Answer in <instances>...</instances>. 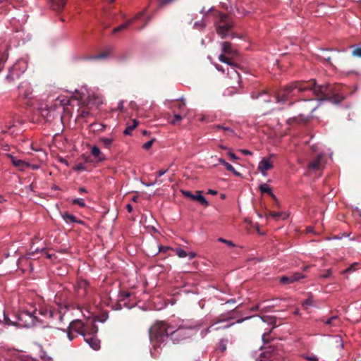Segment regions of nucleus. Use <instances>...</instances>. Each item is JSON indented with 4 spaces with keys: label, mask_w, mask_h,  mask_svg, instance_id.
Instances as JSON below:
<instances>
[{
    "label": "nucleus",
    "mask_w": 361,
    "mask_h": 361,
    "mask_svg": "<svg viewBox=\"0 0 361 361\" xmlns=\"http://www.w3.org/2000/svg\"><path fill=\"white\" fill-rule=\"evenodd\" d=\"M197 333L202 338L210 333V327L205 326L202 319L190 321L175 319L170 322H157L149 329V338L152 345L151 354L156 357L168 339L173 343H179Z\"/></svg>",
    "instance_id": "f257e3e1"
},
{
    "label": "nucleus",
    "mask_w": 361,
    "mask_h": 361,
    "mask_svg": "<svg viewBox=\"0 0 361 361\" xmlns=\"http://www.w3.org/2000/svg\"><path fill=\"white\" fill-rule=\"evenodd\" d=\"M327 90L326 85H318L315 80L310 81H295L285 86L276 96V102L284 104L300 93L305 91H312L314 95L326 94Z\"/></svg>",
    "instance_id": "f03ea898"
},
{
    "label": "nucleus",
    "mask_w": 361,
    "mask_h": 361,
    "mask_svg": "<svg viewBox=\"0 0 361 361\" xmlns=\"http://www.w3.org/2000/svg\"><path fill=\"white\" fill-rule=\"evenodd\" d=\"M209 15L212 17L216 33L221 38L225 39L228 36L235 37V35L231 32L235 25L232 16L216 10L212 11Z\"/></svg>",
    "instance_id": "7ed1b4c3"
},
{
    "label": "nucleus",
    "mask_w": 361,
    "mask_h": 361,
    "mask_svg": "<svg viewBox=\"0 0 361 361\" xmlns=\"http://www.w3.org/2000/svg\"><path fill=\"white\" fill-rule=\"evenodd\" d=\"M12 320L4 312V320L7 325H14L22 328H29L39 323V315L38 310L32 311L22 310L18 311Z\"/></svg>",
    "instance_id": "20e7f679"
},
{
    "label": "nucleus",
    "mask_w": 361,
    "mask_h": 361,
    "mask_svg": "<svg viewBox=\"0 0 361 361\" xmlns=\"http://www.w3.org/2000/svg\"><path fill=\"white\" fill-rule=\"evenodd\" d=\"M67 310L42 306L38 310L39 323L46 326H56L57 329L63 323Z\"/></svg>",
    "instance_id": "39448f33"
},
{
    "label": "nucleus",
    "mask_w": 361,
    "mask_h": 361,
    "mask_svg": "<svg viewBox=\"0 0 361 361\" xmlns=\"http://www.w3.org/2000/svg\"><path fill=\"white\" fill-rule=\"evenodd\" d=\"M237 312L233 310L231 312L223 313L212 319L211 324L209 325L205 323L204 324L207 327H210V332L212 330L219 331L221 329H226L234 325L235 324L242 323L243 322L248 319L250 317H246L242 319H237Z\"/></svg>",
    "instance_id": "423d86ee"
},
{
    "label": "nucleus",
    "mask_w": 361,
    "mask_h": 361,
    "mask_svg": "<svg viewBox=\"0 0 361 361\" xmlns=\"http://www.w3.org/2000/svg\"><path fill=\"white\" fill-rule=\"evenodd\" d=\"M327 86L326 94H320L315 95L316 97H321L318 99H303L300 102V107L304 111H310L313 113L324 101H330L333 103H339L344 99V97L341 94H335L334 97L330 96V88Z\"/></svg>",
    "instance_id": "0eeeda50"
},
{
    "label": "nucleus",
    "mask_w": 361,
    "mask_h": 361,
    "mask_svg": "<svg viewBox=\"0 0 361 361\" xmlns=\"http://www.w3.org/2000/svg\"><path fill=\"white\" fill-rule=\"evenodd\" d=\"M59 330L66 332L69 341H72L79 335L83 336L90 329L85 326V324L80 319H75L70 322L67 329L59 327Z\"/></svg>",
    "instance_id": "6e6552de"
},
{
    "label": "nucleus",
    "mask_w": 361,
    "mask_h": 361,
    "mask_svg": "<svg viewBox=\"0 0 361 361\" xmlns=\"http://www.w3.org/2000/svg\"><path fill=\"white\" fill-rule=\"evenodd\" d=\"M23 121L19 117L8 118L1 127V132L11 135H17L23 130Z\"/></svg>",
    "instance_id": "1a4fd4ad"
},
{
    "label": "nucleus",
    "mask_w": 361,
    "mask_h": 361,
    "mask_svg": "<svg viewBox=\"0 0 361 361\" xmlns=\"http://www.w3.org/2000/svg\"><path fill=\"white\" fill-rule=\"evenodd\" d=\"M77 94L75 98L82 102H92L99 105L102 103V97L100 94L89 90L87 87H82L80 92L75 90Z\"/></svg>",
    "instance_id": "9d476101"
},
{
    "label": "nucleus",
    "mask_w": 361,
    "mask_h": 361,
    "mask_svg": "<svg viewBox=\"0 0 361 361\" xmlns=\"http://www.w3.org/2000/svg\"><path fill=\"white\" fill-rule=\"evenodd\" d=\"M27 64L25 60H18L12 67L9 68L8 73L6 77V80L8 82H12L16 79L20 78V76L25 73L27 70Z\"/></svg>",
    "instance_id": "9b49d317"
},
{
    "label": "nucleus",
    "mask_w": 361,
    "mask_h": 361,
    "mask_svg": "<svg viewBox=\"0 0 361 361\" xmlns=\"http://www.w3.org/2000/svg\"><path fill=\"white\" fill-rule=\"evenodd\" d=\"M97 326L92 324L87 332L83 334L85 341L94 350L100 348V341L97 336Z\"/></svg>",
    "instance_id": "f8f14e48"
},
{
    "label": "nucleus",
    "mask_w": 361,
    "mask_h": 361,
    "mask_svg": "<svg viewBox=\"0 0 361 361\" xmlns=\"http://www.w3.org/2000/svg\"><path fill=\"white\" fill-rule=\"evenodd\" d=\"M73 288L75 296L78 299H84L89 292V282L85 279H78L75 283Z\"/></svg>",
    "instance_id": "ddd939ff"
},
{
    "label": "nucleus",
    "mask_w": 361,
    "mask_h": 361,
    "mask_svg": "<svg viewBox=\"0 0 361 361\" xmlns=\"http://www.w3.org/2000/svg\"><path fill=\"white\" fill-rule=\"evenodd\" d=\"M39 112L42 117L47 122H51L55 118L62 119L61 113L57 111L56 105L50 107L48 106L44 108L41 107Z\"/></svg>",
    "instance_id": "4468645a"
},
{
    "label": "nucleus",
    "mask_w": 361,
    "mask_h": 361,
    "mask_svg": "<svg viewBox=\"0 0 361 361\" xmlns=\"http://www.w3.org/2000/svg\"><path fill=\"white\" fill-rule=\"evenodd\" d=\"M168 106L173 112L185 114L186 110L185 102L183 98L169 102Z\"/></svg>",
    "instance_id": "2eb2a0df"
},
{
    "label": "nucleus",
    "mask_w": 361,
    "mask_h": 361,
    "mask_svg": "<svg viewBox=\"0 0 361 361\" xmlns=\"http://www.w3.org/2000/svg\"><path fill=\"white\" fill-rule=\"evenodd\" d=\"M145 13H146V10L145 9L142 11L136 14L135 17L128 20L125 23L114 28L113 33H114V34L117 33V32L127 28L131 23L136 22V21L141 20L142 19V18L145 16Z\"/></svg>",
    "instance_id": "dca6fc26"
},
{
    "label": "nucleus",
    "mask_w": 361,
    "mask_h": 361,
    "mask_svg": "<svg viewBox=\"0 0 361 361\" xmlns=\"http://www.w3.org/2000/svg\"><path fill=\"white\" fill-rule=\"evenodd\" d=\"M19 97L23 99H30L32 94V89L29 82H23L18 86Z\"/></svg>",
    "instance_id": "f3484780"
},
{
    "label": "nucleus",
    "mask_w": 361,
    "mask_h": 361,
    "mask_svg": "<svg viewBox=\"0 0 361 361\" xmlns=\"http://www.w3.org/2000/svg\"><path fill=\"white\" fill-rule=\"evenodd\" d=\"M273 168V164L270 161L269 159L263 158L258 164L257 169L262 176H266L267 175V171Z\"/></svg>",
    "instance_id": "a211bd4d"
},
{
    "label": "nucleus",
    "mask_w": 361,
    "mask_h": 361,
    "mask_svg": "<svg viewBox=\"0 0 361 361\" xmlns=\"http://www.w3.org/2000/svg\"><path fill=\"white\" fill-rule=\"evenodd\" d=\"M6 157H8L12 163V164L18 167L20 170L23 171L25 167L30 166V164L26 163L25 161L22 159H18L11 154H6Z\"/></svg>",
    "instance_id": "6ab92c4d"
},
{
    "label": "nucleus",
    "mask_w": 361,
    "mask_h": 361,
    "mask_svg": "<svg viewBox=\"0 0 361 361\" xmlns=\"http://www.w3.org/2000/svg\"><path fill=\"white\" fill-rule=\"evenodd\" d=\"M61 216L66 224L76 223L80 225H85L84 221L78 219L75 215L68 212L62 213Z\"/></svg>",
    "instance_id": "aec40b11"
},
{
    "label": "nucleus",
    "mask_w": 361,
    "mask_h": 361,
    "mask_svg": "<svg viewBox=\"0 0 361 361\" xmlns=\"http://www.w3.org/2000/svg\"><path fill=\"white\" fill-rule=\"evenodd\" d=\"M50 6L55 11H61L66 6L67 0H49Z\"/></svg>",
    "instance_id": "412c9836"
},
{
    "label": "nucleus",
    "mask_w": 361,
    "mask_h": 361,
    "mask_svg": "<svg viewBox=\"0 0 361 361\" xmlns=\"http://www.w3.org/2000/svg\"><path fill=\"white\" fill-rule=\"evenodd\" d=\"M251 98L253 99H261L263 102L267 103L271 102V96L266 91L261 92H252Z\"/></svg>",
    "instance_id": "4be33fe9"
},
{
    "label": "nucleus",
    "mask_w": 361,
    "mask_h": 361,
    "mask_svg": "<svg viewBox=\"0 0 361 361\" xmlns=\"http://www.w3.org/2000/svg\"><path fill=\"white\" fill-rule=\"evenodd\" d=\"M91 154L97 159L98 162H102L106 159L100 149L95 145L91 148Z\"/></svg>",
    "instance_id": "5701e85b"
},
{
    "label": "nucleus",
    "mask_w": 361,
    "mask_h": 361,
    "mask_svg": "<svg viewBox=\"0 0 361 361\" xmlns=\"http://www.w3.org/2000/svg\"><path fill=\"white\" fill-rule=\"evenodd\" d=\"M322 154L317 155V157L314 160H312V161L310 162V164H308V169H312L313 171H317V170L320 169V168L322 167Z\"/></svg>",
    "instance_id": "b1692460"
},
{
    "label": "nucleus",
    "mask_w": 361,
    "mask_h": 361,
    "mask_svg": "<svg viewBox=\"0 0 361 361\" xmlns=\"http://www.w3.org/2000/svg\"><path fill=\"white\" fill-rule=\"evenodd\" d=\"M309 119H310V116H306L302 114H300L298 116H294V117L288 118V124H292L293 123H305L309 121Z\"/></svg>",
    "instance_id": "393cba45"
},
{
    "label": "nucleus",
    "mask_w": 361,
    "mask_h": 361,
    "mask_svg": "<svg viewBox=\"0 0 361 361\" xmlns=\"http://www.w3.org/2000/svg\"><path fill=\"white\" fill-rule=\"evenodd\" d=\"M192 200L199 202L200 204L205 207L208 206L209 204L208 201L202 195V191H197L196 194L192 195Z\"/></svg>",
    "instance_id": "a878e982"
},
{
    "label": "nucleus",
    "mask_w": 361,
    "mask_h": 361,
    "mask_svg": "<svg viewBox=\"0 0 361 361\" xmlns=\"http://www.w3.org/2000/svg\"><path fill=\"white\" fill-rule=\"evenodd\" d=\"M138 126V121L136 119H133L130 123H128L127 127L123 131V134L126 135H131L132 131Z\"/></svg>",
    "instance_id": "bb28decb"
},
{
    "label": "nucleus",
    "mask_w": 361,
    "mask_h": 361,
    "mask_svg": "<svg viewBox=\"0 0 361 361\" xmlns=\"http://www.w3.org/2000/svg\"><path fill=\"white\" fill-rule=\"evenodd\" d=\"M259 189L262 194H269L272 198L276 199V195L273 193L271 187L268 184L262 183L259 185Z\"/></svg>",
    "instance_id": "cd10ccee"
},
{
    "label": "nucleus",
    "mask_w": 361,
    "mask_h": 361,
    "mask_svg": "<svg viewBox=\"0 0 361 361\" xmlns=\"http://www.w3.org/2000/svg\"><path fill=\"white\" fill-rule=\"evenodd\" d=\"M99 142L102 144L104 147L106 149H111L113 142L114 141V138L113 137H101L99 139Z\"/></svg>",
    "instance_id": "c85d7f7f"
},
{
    "label": "nucleus",
    "mask_w": 361,
    "mask_h": 361,
    "mask_svg": "<svg viewBox=\"0 0 361 361\" xmlns=\"http://www.w3.org/2000/svg\"><path fill=\"white\" fill-rule=\"evenodd\" d=\"M228 343V338H221V339H220L219 343H217L216 350L217 351L221 352V353L225 352L226 348H227Z\"/></svg>",
    "instance_id": "c756f323"
},
{
    "label": "nucleus",
    "mask_w": 361,
    "mask_h": 361,
    "mask_svg": "<svg viewBox=\"0 0 361 361\" xmlns=\"http://www.w3.org/2000/svg\"><path fill=\"white\" fill-rule=\"evenodd\" d=\"M222 53L226 54H233V50L231 47V44L228 42H224L221 43Z\"/></svg>",
    "instance_id": "7c9ffc66"
},
{
    "label": "nucleus",
    "mask_w": 361,
    "mask_h": 361,
    "mask_svg": "<svg viewBox=\"0 0 361 361\" xmlns=\"http://www.w3.org/2000/svg\"><path fill=\"white\" fill-rule=\"evenodd\" d=\"M269 216L275 220L285 219L288 217V215L285 212H269Z\"/></svg>",
    "instance_id": "2f4dec72"
},
{
    "label": "nucleus",
    "mask_w": 361,
    "mask_h": 361,
    "mask_svg": "<svg viewBox=\"0 0 361 361\" xmlns=\"http://www.w3.org/2000/svg\"><path fill=\"white\" fill-rule=\"evenodd\" d=\"M338 322H339V320H338V316H332L330 318H329L328 319L324 321V323L326 325H329V326H338Z\"/></svg>",
    "instance_id": "473e14b6"
},
{
    "label": "nucleus",
    "mask_w": 361,
    "mask_h": 361,
    "mask_svg": "<svg viewBox=\"0 0 361 361\" xmlns=\"http://www.w3.org/2000/svg\"><path fill=\"white\" fill-rule=\"evenodd\" d=\"M213 130L214 131H217L219 130H224V131L226 132H228V133H230L231 134H235V132L234 130L229 128V127H227V126H222V125H215L213 126Z\"/></svg>",
    "instance_id": "72a5a7b5"
},
{
    "label": "nucleus",
    "mask_w": 361,
    "mask_h": 361,
    "mask_svg": "<svg viewBox=\"0 0 361 361\" xmlns=\"http://www.w3.org/2000/svg\"><path fill=\"white\" fill-rule=\"evenodd\" d=\"M219 60L222 62V63H226L231 66H235V64L234 63L231 62L230 61L229 59H228L226 56H225V54L222 53L219 55Z\"/></svg>",
    "instance_id": "f704fd0d"
},
{
    "label": "nucleus",
    "mask_w": 361,
    "mask_h": 361,
    "mask_svg": "<svg viewBox=\"0 0 361 361\" xmlns=\"http://www.w3.org/2000/svg\"><path fill=\"white\" fill-rule=\"evenodd\" d=\"M226 169L228 171H231V173H233L235 176H240V173L239 172H238L235 169L234 167L230 164L229 163L226 162V164H225L224 165Z\"/></svg>",
    "instance_id": "c9c22d12"
},
{
    "label": "nucleus",
    "mask_w": 361,
    "mask_h": 361,
    "mask_svg": "<svg viewBox=\"0 0 361 361\" xmlns=\"http://www.w3.org/2000/svg\"><path fill=\"white\" fill-rule=\"evenodd\" d=\"M173 250L175 251L176 254L180 258H184L188 256V253L182 248H176V249H173Z\"/></svg>",
    "instance_id": "e433bc0d"
},
{
    "label": "nucleus",
    "mask_w": 361,
    "mask_h": 361,
    "mask_svg": "<svg viewBox=\"0 0 361 361\" xmlns=\"http://www.w3.org/2000/svg\"><path fill=\"white\" fill-rule=\"evenodd\" d=\"M280 282L283 284H290L293 283V281L290 276H283L280 278Z\"/></svg>",
    "instance_id": "4c0bfd02"
},
{
    "label": "nucleus",
    "mask_w": 361,
    "mask_h": 361,
    "mask_svg": "<svg viewBox=\"0 0 361 361\" xmlns=\"http://www.w3.org/2000/svg\"><path fill=\"white\" fill-rule=\"evenodd\" d=\"M73 204L79 205L80 207H85L86 206L85 200L82 198H75L72 200Z\"/></svg>",
    "instance_id": "58836bf2"
},
{
    "label": "nucleus",
    "mask_w": 361,
    "mask_h": 361,
    "mask_svg": "<svg viewBox=\"0 0 361 361\" xmlns=\"http://www.w3.org/2000/svg\"><path fill=\"white\" fill-rule=\"evenodd\" d=\"M174 114V118L171 121V123L175 125L177 122L180 121L183 116L181 115L182 114L173 112Z\"/></svg>",
    "instance_id": "ea45409f"
},
{
    "label": "nucleus",
    "mask_w": 361,
    "mask_h": 361,
    "mask_svg": "<svg viewBox=\"0 0 361 361\" xmlns=\"http://www.w3.org/2000/svg\"><path fill=\"white\" fill-rule=\"evenodd\" d=\"M291 278L293 279V282H295L300 279H302L305 277V276L300 272H296L290 275Z\"/></svg>",
    "instance_id": "a19ab883"
},
{
    "label": "nucleus",
    "mask_w": 361,
    "mask_h": 361,
    "mask_svg": "<svg viewBox=\"0 0 361 361\" xmlns=\"http://www.w3.org/2000/svg\"><path fill=\"white\" fill-rule=\"evenodd\" d=\"M218 241L225 243L227 246H228L230 247H234L235 246V245L232 241L224 239L223 238H219Z\"/></svg>",
    "instance_id": "79ce46f5"
},
{
    "label": "nucleus",
    "mask_w": 361,
    "mask_h": 361,
    "mask_svg": "<svg viewBox=\"0 0 361 361\" xmlns=\"http://www.w3.org/2000/svg\"><path fill=\"white\" fill-rule=\"evenodd\" d=\"M205 26H206V24L204 23V22L202 20L195 22L193 25V27L195 28L198 29V30H202L205 27Z\"/></svg>",
    "instance_id": "37998d69"
},
{
    "label": "nucleus",
    "mask_w": 361,
    "mask_h": 361,
    "mask_svg": "<svg viewBox=\"0 0 361 361\" xmlns=\"http://www.w3.org/2000/svg\"><path fill=\"white\" fill-rule=\"evenodd\" d=\"M312 305H313V301H312V299L311 298H308L305 299L302 302V306L304 308H307L308 307H310V306H312Z\"/></svg>",
    "instance_id": "c03bdc74"
},
{
    "label": "nucleus",
    "mask_w": 361,
    "mask_h": 361,
    "mask_svg": "<svg viewBox=\"0 0 361 361\" xmlns=\"http://www.w3.org/2000/svg\"><path fill=\"white\" fill-rule=\"evenodd\" d=\"M73 169L75 171H86L87 168L83 164H78L73 166Z\"/></svg>",
    "instance_id": "a18cd8bd"
},
{
    "label": "nucleus",
    "mask_w": 361,
    "mask_h": 361,
    "mask_svg": "<svg viewBox=\"0 0 361 361\" xmlns=\"http://www.w3.org/2000/svg\"><path fill=\"white\" fill-rule=\"evenodd\" d=\"M169 250H173V248L169 246H165V245H159V252H163L166 253Z\"/></svg>",
    "instance_id": "49530a36"
},
{
    "label": "nucleus",
    "mask_w": 361,
    "mask_h": 361,
    "mask_svg": "<svg viewBox=\"0 0 361 361\" xmlns=\"http://www.w3.org/2000/svg\"><path fill=\"white\" fill-rule=\"evenodd\" d=\"M158 1H159V6L162 7V6H167V5L173 3L176 0H158Z\"/></svg>",
    "instance_id": "de8ad7c7"
},
{
    "label": "nucleus",
    "mask_w": 361,
    "mask_h": 361,
    "mask_svg": "<svg viewBox=\"0 0 361 361\" xmlns=\"http://www.w3.org/2000/svg\"><path fill=\"white\" fill-rule=\"evenodd\" d=\"M302 357L308 361H318V357L315 355H302Z\"/></svg>",
    "instance_id": "09e8293b"
},
{
    "label": "nucleus",
    "mask_w": 361,
    "mask_h": 361,
    "mask_svg": "<svg viewBox=\"0 0 361 361\" xmlns=\"http://www.w3.org/2000/svg\"><path fill=\"white\" fill-rule=\"evenodd\" d=\"M353 56L361 58V47H356L353 49Z\"/></svg>",
    "instance_id": "8fccbe9b"
},
{
    "label": "nucleus",
    "mask_w": 361,
    "mask_h": 361,
    "mask_svg": "<svg viewBox=\"0 0 361 361\" xmlns=\"http://www.w3.org/2000/svg\"><path fill=\"white\" fill-rule=\"evenodd\" d=\"M153 142H154V140H149V141L146 142L143 145V146H142L143 149H146V150L149 149L152 147V145H153Z\"/></svg>",
    "instance_id": "3c124183"
},
{
    "label": "nucleus",
    "mask_w": 361,
    "mask_h": 361,
    "mask_svg": "<svg viewBox=\"0 0 361 361\" xmlns=\"http://www.w3.org/2000/svg\"><path fill=\"white\" fill-rule=\"evenodd\" d=\"M168 171V169H161L157 171V178L155 180V182L158 181V178L164 175Z\"/></svg>",
    "instance_id": "603ef678"
},
{
    "label": "nucleus",
    "mask_w": 361,
    "mask_h": 361,
    "mask_svg": "<svg viewBox=\"0 0 361 361\" xmlns=\"http://www.w3.org/2000/svg\"><path fill=\"white\" fill-rule=\"evenodd\" d=\"M56 100L59 101L60 104L63 106L69 104V100L67 99H60V97H58Z\"/></svg>",
    "instance_id": "864d4df0"
},
{
    "label": "nucleus",
    "mask_w": 361,
    "mask_h": 361,
    "mask_svg": "<svg viewBox=\"0 0 361 361\" xmlns=\"http://www.w3.org/2000/svg\"><path fill=\"white\" fill-rule=\"evenodd\" d=\"M41 357L44 361H53V359L51 357L48 356L45 352L42 353Z\"/></svg>",
    "instance_id": "5fc2aeb1"
},
{
    "label": "nucleus",
    "mask_w": 361,
    "mask_h": 361,
    "mask_svg": "<svg viewBox=\"0 0 361 361\" xmlns=\"http://www.w3.org/2000/svg\"><path fill=\"white\" fill-rule=\"evenodd\" d=\"M181 192L185 197H187L192 200V197L193 194H192L190 191L182 190Z\"/></svg>",
    "instance_id": "6e6d98bb"
},
{
    "label": "nucleus",
    "mask_w": 361,
    "mask_h": 361,
    "mask_svg": "<svg viewBox=\"0 0 361 361\" xmlns=\"http://www.w3.org/2000/svg\"><path fill=\"white\" fill-rule=\"evenodd\" d=\"M108 56V54L107 53H102V54H99L97 56H95L94 57V59H105Z\"/></svg>",
    "instance_id": "4d7b16f0"
},
{
    "label": "nucleus",
    "mask_w": 361,
    "mask_h": 361,
    "mask_svg": "<svg viewBox=\"0 0 361 361\" xmlns=\"http://www.w3.org/2000/svg\"><path fill=\"white\" fill-rule=\"evenodd\" d=\"M150 20H151V18L150 17H147L145 20V23L141 27H137L136 29L137 30H141L142 29H143L147 25V23L150 21Z\"/></svg>",
    "instance_id": "13d9d810"
},
{
    "label": "nucleus",
    "mask_w": 361,
    "mask_h": 361,
    "mask_svg": "<svg viewBox=\"0 0 361 361\" xmlns=\"http://www.w3.org/2000/svg\"><path fill=\"white\" fill-rule=\"evenodd\" d=\"M357 263H354L352 266H350V267L343 270V273L346 274V273H350L351 271H353L355 270V269L353 268V266L357 265Z\"/></svg>",
    "instance_id": "bf43d9fd"
},
{
    "label": "nucleus",
    "mask_w": 361,
    "mask_h": 361,
    "mask_svg": "<svg viewBox=\"0 0 361 361\" xmlns=\"http://www.w3.org/2000/svg\"><path fill=\"white\" fill-rule=\"evenodd\" d=\"M240 152L244 155H252V152L248 149H242Z\"/></svg>",
    "instance_id": "052dcab7"
},
{
    "label": "nucleus",
    "mask_w": 361,
    "mask_h": 361,
    "mask_svg": "<svg viewBox=\"0 0 361 361\" xmlns=\"http://www.w3.org/2000/svg\"><path fill=\"white\" fill-rule=\"evenodd\" d=\"M331 274H332L331 270V269H328V270L326 271V273H325V274H322V275L321 276V277L326 279V278L329 277V276L331 275Z\"/></svg>",
    "instance_id": "680f3d73"
},
{
    "label": "nucleus",
    "mask_w": 361,
    "mask_h": 361,
    "mask_svg": "<svg viewBox=\"0 0 361 361\" xmlns=\"http://www.w3.org/2000/svg\"><path fill=\"white\" fill-rule=\"evenodd\" d=\"M228 155L233 159V160H238L239 158L232 152L229 151L228 152Z\"/></svg>",
    "instance_id": "e2e57ef3"
},
{
    "label": "nucleus",
    "mask_w": 361,
    "mask_h": 361,
    "mask_svg": "<svg viewBox=\"0 0 361 361\" xmlns=\"http://www.w3.org/2000/svg\"><path fill=\"white\" fill-rule=\"evenodd\" d=\"M188 256L190 259H192L197 257V253L195 252H190L189 253H188Z\"/></svg>",
    "instance_id": "0e129e2a"
},
{
    "label": "nucleus",
    "mask_w": 361,
    "mask_h": 361,
    "mask_svg": "<svg viewBox=\"0 0 361 361\" xmlns=\"http://www.w3.org/2000/svg\"><path fill=\"white\" fill-rule=\"evenodd\" d=\"M265 357V353H262L256 359V361H264L263 358Z\"/></svg>",
    "instance_id": "69168bd1"
},
{
    "label": "nucleus",
    "mask_w": 361,
    "mask_h": 361,
    "mask_svg": "<svg viewBox=\"0 0 361 361\" xmlns=\"http://www.w3.org/2000/svg\"><path fill=\"white\" fill-rule=\"evenodd\" d=\"M10 148H11V146L8 144L2 145V149L4 151H9Z\"/></svg>",
    "instance_id": "338daca9"
},
{
    "label": "nucleus",
    "mask_w": 361,
    "mask_h": 361,
    "mask_svg": "<svg viewBox=\"0 0 361 361\" xmlns=\"http://www.w3.org/2000/svg\"><path fill=\"white\" fill-rule=\"evenodd\" d=\"M215 67H216V68L219 71H221V72H222V73H224V69L223 68V67H222L221 65H219V64H216V65H215Z\"/></svg>",
    "instance_id": "774afa93"
}]
</instances>
